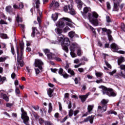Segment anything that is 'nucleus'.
<instances>
[{
	"label": "nucleus",
	"mask_w": 125,
	"mask_h": 125,
	"mask_svg": "<svg viewBox=\"0 0 125 125\" xmlns=\"http://www.w3.org/2000/svg\"><path fill=\"white\" fill-rule=\"evenodd\" d=\"M55 32L59 35L60 37L58 38V41L59 42H61V46L62 47L66 53H68L69 52V48H68V46L70 45V40H69L68 38H63V35L62 34V29L57 27L55 29Z\"/></svg>",
	"instance_id": "obj_1"
},
{
	"label": "nucleus",
	"mask_w": 125,
	"mask_h": 125,
	"mask_svg": "<svg viewBox=\"0 0 125 125\" xmlns=\"http://www.w3.org/2000/svg\"><path fill=\"white\" fill-rule=\"evenodd\" d=\"M20 46L21 48L20 54H19V49L17 46V62L19 65H20L21 67H23L24 66V62L22 59H23V53L24 52V42H21L20 43Z\"/></svg>",
	"instance_id": "obj_2"
},
{
	"label": "nucleus",
	"mask_w": 125,
	"mask_h": 125,
	"mask_svg": "<svg viewBox=\"0 0 125 125\" xmlns=\"http://www.w3.org/2000/svg\"><path fill=\"white\" fill-rule=\"evenodd\" d=\"M109 100L103 99L101 102V105L98 107L97 115L99 117H102V113L106 112L107 110V104H108Z\"/></svg>",
	"instance_id": "obj_3"
},
{
	"label": "nucleus",
	"mask_w": 125,
	"mask_h": 125,
	"mask_svg": "<svg viewBox=\"0 0 125 125\" xmlns=\"http://www.w3.org/2000/svg\"><path fill=\"white\" fill-rule=\"evenodd\" d=\"M100 88H102V92L103 93V95H108L109 97H115L117 96V93L114 91L112 88H107L104 86L102 85L100 87Z\"/></svg>",
	"instance_id": "obj_4"
},
{
	"label": "nucleus",
	"mask_w": 125,
	"mask_h": 125,
	"mask_svg": "<svg viewBox=\"0 0 125 125\" xmlns=\"http://www.w3.org/2000/svg\"><path fill=\"white\" fill-rule=\"evenodd\" d=\"M88 16L89 17V21L91 24H93L94 26H97L98 25V20H97V18H98L99 16L97 13L93 12L92 15L90 13H88Z\"/></svg>",
	"instance_id": "obj_5"
},
{
	"label": "nucleus",
	"mask_w": 125,
	"mask_h": 125,
	"mask_svg": "<svg viewBox=\"0 0 125 125\" xmlns=\"http://www.w3.org/2000/svg\"><path fill=\"white\" fill-rule=\"evenodd\" d=\"M63 10L65 12L70 13L71 15H75L76 14V11H75V10L70 5L65 6L63 7Z\"/></svg>",
	"instance_id": "obj_6"
},
{
	"label": "nucleus",
	"mask_w": 125,
	"mask_h": 125,
	"mask_svg": "<svg viewBox=\"0 0 125 125\" xmlns=\"http://www.w3.org/2000/svg\"><path fill=\"white\" fill-rule=\"evenodd\" d=\"M0 97L4 99L6 102L9 101V98H8L7 95L5 94V91L4 90H0Z\"/></svg>",
	"instance_id": "obj_7"
},
{
	"label": "nucleus",
	"mask_w": 125,
	"mask_h": 125,
	"mask_svg": "<svg viewBox=\"0 0 125 125\" xmlns=\"http://www.w3.org/2000/svg\"><path fill=\"white\" fill-rule=\"evenodd\" d=\"M35 67H38L40 70L42 69V65H43V62L41 60L36 59L35 61Z\"/></svg>",
	"instance_id": "obj_8"
},
{
	"label": "nucleus",
	"mask_w": 125,
	"mask_h": 125,
	"mask_svg": "<svg viewBox=\"0 0 125 125\" xmlns=\"http://www.w3.org/2000/svg\"><path fill=\"white\" fill-rule=\"evenodd\" d=\"M99 30L100 31V30H102V34H103V35H109V34H112V31H111L110 30V29H107L106 28H102V27H100L99 28Z\"/></svg>",
	"instance_id": "obj_9"
},
{
	"label": "nucleus",
	"mask_w": 125,
	"mask_h": 125,
	"mask_svg": "<svg viewBox=\"0 0 125 125\" xmlns=\"http://www.w3.org/2000/svg\"><path fill=\"white\" fill-rule=\"evenodd\" d=\"M93 120H94V115H91L84 119L83 123H87V122H89L90 124H93Z\"/></svg>",
	"instance_id": "obj_10"
},
{
	"label": "nucleus",
	"mask_w": 125,
	"mask_h": 125,
	"mask_svg": "<svg viewBox=\"0 0 125 125\" xmlns=\"http://www.w3.org/2000/svg\"><path fill=\"white\" fill-rule=\"evenodd\" d=\"M59 7V3L58 2H55V1H52L50 4V8H53V9H56Z\"/></svg>",
	"instance_id": "obj_11"
},
{
	"label": "nucleus",
	"mask_w": 125,
	"mask_h": 125,
	"mask_svg": "<svg viewBox=\"0 0 125 125\" xmlns=\"http://www.w3.org/2000/svg\"><path fill=\"white\" fill-rule=\"evenodd\" d=\"M110 47L113 52H117V51H118V50L119 49V46L115 43H112L110 45Z\"/></svg>",
	"instance_id": "obj_12"
},
{
	"label": "nucleus",
	"mask_w": 125,
	"mask_h": 125,
	"mask_svg": "<svg viewBox=\"0 0 125 125\" xmlns=\"http://www.w3.org/2000/svg\"><path fill=\"white\" fill-rule=\"evenodd\" d=\"M22 119L23 120V123L25 125H30L29 123H28V122H29V117L26 115V113H24L23 115H22Z\"/></svg>",
	"instance_id": "obj_13"
},
{
	"label": "nucleus",
	"mask_w": 125,
	"mask_h": 125,
	"mask_svg": "<svg viewBox=\"0 0 125 125\" xmlns=\"http://www.w3.org/2000/svg\"><path fill=\"white\" fill-rule=\"evenodd\" d=\"M89 95H90V92L87 93L86 95L80 96L79 98L81 99L82 102H84V101L86 100V98H87Z\"/></svg>",
	"instance_id": "obj_14"
},
{
	"label": "nucleus",
	"mask_w": 125,
	"mask_h": 125,
	"mask_svg": "<svg viewBox=\"0 0 125 125\" xmlns=\"http://www.w3.org/2000/svg\"><path fill=\"white\" fill-rule=\"evenodd\" d=\"M76 2L78 4L77 6L79 10H81L82 8H83V1L81 0H76Z\"/></svg>",
	"instance_id": "obj_15"
},
{
	"label": "nucleus",
	"mask_w": 125,
	"mask_h": 125,
	"mask_svg": "<svg viewBox=\"0 0 125 125\" xmlns=\"http://www.w3.org/2000/svg\"><path fill=\"white\" fill-rule=\"evenodd\" d=\"M56 26H59L60 28H63L65 27V22L62 21H60L58 22Z\"/></svg>",
	"instance_id": "obj_16"
},
{
	"label": "nucleus",
	"mask_w": 125,
	"mask_h": 125,
	"mask_svg": "<svg viewBox=\"0 0 125 125\" xmlns=\"http://www.w3.org/2000/svg\"><path fill=\"white\" fill-rule=\"evenodd\" d=\"M6 11L7 12H8V13H9L10 14H12L13 9H12L11 6H7L6 7Z\"/></svg>",
	"instance_id": "obj_17"
},
{
	"label": "nucleus",
	"mask_w": 125,
	"mask_h": 125,
	"mask_svg": "<svg viewBox=\"0 0 125 125\" xmlns=\"http://www.w3.org/2000/svg\"><path fill=\"white\" fill-rule=\"evenodd\" d=\"M68 36L69 38H71V39L72 38H74V37H76V38H79V36H78V35L76 34L75 35V32L71 31L69 32Z\"/></svg>",
	"instance_id": "obj_18"
},
{
	"label": "nucleus",
	"mask_w": 125,
	"mask_h": 125,
	"mask_svg": "<svg viewBox=\"0 0 125 125\" xmlns=\"http://www.w3.org/2000/svg\"><path fill=\"white\" fill-rule=\"evenodd\" d=\"M70 50H72V51H75V48H76L77 45L75 44V43H70Z\"/></svg>",
	"instance_id": "obj_19"
},
{
	"label": "nucleus",
	"mask_w": 125,
	"mask_h": 125,
	"mask_svg": "<svg viewBox=\"0 0 125 125\" xmlns=\"http://www.w3.org/2000/svg\"><path fill=\"white\" fill-rule=\"evenodd\" d=\"M123 62H125V58L123 57H120L118 60V64L121 65Z\"/></svg>",
	"instance_id": "obj_20"
},
{
	"label": "nucleus",
	"mask_w": 125,
	"mask_h": 125,
	"mask_svg": "<svg viewBox=\"0 0 125 125\" xmlns=\"http://www.w3.org/2000/svg\"><path fill=\"white\" fill-rule=\"evenodd\" d=\"M52 93H53V89L51 88H49L47 90V94L48 96H49V97H52L53 96Z\"/></svg>",
	"instance_id": "obj_21"
},
{
	"label": "nucleus",
	"mask_w": 125,
	"mask_h": 125,
	"mask_svg": "<svg viewBox=\"0 0 125 125\" xmlns=\"http://www.w3.org/2000/svg\"><path fill=\"white\" fill-rule=\"evenodd\" d=\"M52 19H53V21H56L57 19L58 18V14L55 13L53 14L51 16Z\"/></svg>",
	"instance_id": "obj_22"
},
{
	"label": "nucleus",
	"mask_w": 125,
	"mask_h": 125,
	"mask_svg": "<svg viewBox=\"0 0 125 125\" xmlns=\"http://www.w3.org/2000/svg\"><path fill=\"white\" fill-rule=\"evenodd\" d=\"M118 4L115 2H114V7L113 8V11H119V8H118Z\"/></svg>",
	"instance_id": "obj_23"
},
{
	"label": "nucleus",
	"mask_w": 125,
	"mask_h": 125,
	"mask_svg": "<svg viewBox=\"0 0 125 125\" xmlns=\"http://www.w3.org/2000/svg\"><path fill=\"white\" fill-rule=\"evenodd\" d=\"M94 107V105H88L87 110L88 112L91 114V111H92V109H93V107Z\"/></svg>",
	"instance_id": "obj_24"
},
{
	"label": "nucleus",
	"mask_w": 125,
	"mask_h": 125,
	"mask_svg": "<svg viewBox=\"0 0 125 125\" xmlns=\"http://www.w3.org/2000/svg\"><path fill=\"white\" fill-rule=\"evenodd\" d=\"M35 31H37V28L36 27H32V33L31 34V37H32V38H34L35 37V35L36 34V32Z\"/></svg>",
	"instance_id": "obj_25"
},
{
	"label": "nucleus",
	"mask_w": 125,
	"mask_h": 125,
	"mask_svg": "<svg viewBox=\"0 0 125 125\" xmlns=\"http://www.w3.org/2000/svg\"><path fill=\"white\" fill-rule=\"evenodd\" d=\"M15 91L16 95L19 96V94H20V90L19 89V88L16 87Z\"/></svg>",
	"instance_id": "obj_26"
},
{
	"label": "nucleus",
	"mask_w": 125,
	"mask_h": 125,
	"mask_svg": "<svg viewBox=\"0 0 125 125\" xmlns=\"http://www.w3.org/2000/svg\"><path fill=\"white\" fill-rule=\"evenodd\" d=\"M83 13H87L88 11H90V8H88L87 7H84L83 8Z\"/></svg>",
	"instance_id": "obj_27"
},
{
	"label": "nucleus",
	"mask_w": 125,
	"mask_h": 125,
	"mask_svg": "<svg viewBox=\"0 0 125 125\" xmlns=\"http://www.w3.org/2000/svg\"><path fill=\"white\" fill-rule=\"evenodd\" d=\"M0 37L1 39H7V35L4 34V33H1L0 35Z\"/></svg>",
	"instance_id": "obj_28"
},
{
	"label": "nucleus",
	"mask_w": 125,
	"mask_h": 125,
	"mask_svg": "<svg viewBox=\"0 0 125 125\" xmlns=\"http://www.w3.org/2000/svg\"><path fill=\"white\" fill-rule=\"evenodd\" d=\"M53 55L54 54L52 53H50L47 54V57L49 59H53Z\"/></svg>",
	"instance_id": "obj_29"
},
{
	"label": "nucleus",
	"mask_w": 125,
	"mask_h": 125,
	"mask_svg": "<svg viewBox=\"0 0 125 125\" xmlns=\"http://www.w3.org/2000/svg\"><path fill=\"white\" fill-rule=\"evenodd\" d=\"M5 80H6V78H5V77L1 78V76H0V83H3Z\"/></svg>",
	"instance_id": "obj_30"
},
{
	"label": "nucleus",
	"mask_w": 125,
	"mask_h": 125,
	"mask_svg": "<svg viewBox=\"0 0 125 125\" xmlns=\"http://www.w3.org/2000/svg\"><path fill=\"white\" fill-rule=\"evenodd\" d=\"M7 59V57H0V62H4Z\"/></svg>",
	"instance_id": "obj_31"
},
{
	"label": "nucleus",
	"mask_w": 125,
	"mask_h": 125,
	"mask_svg": "<svg viewBox=\"0 0 125 125\" xmlns=\"http://www.w3.org/2000/svg\"><path fill=\"white\" fill-rule=\"evenodd\" d=\"M16 20L18 23H19V22H22V18L19 17V15H17Z\"/></svg>",
	"instance_id": "obj_32"
},
{
	"label": "nucleus",
	"mask_w": 125,
	"mask_h": 125,
	"mask_svg": "<svg viewBox=\"0 0 125 125\" xmlns=\"http://www.w3.org/2000/svg\"><path fill=\"white\" fill-rule=\"evenodd\" d=\"M35 3H36V7L37 8H39L40 7V4H41L40 0H37Z\"/></svg>",
	"instance_id": "obj_33"
},
{
	"label": "nucleus",
	"mask_w": 125,
	"mask_h": 125,
	"mask_svg": "<svg viewBox=\"0 0 125 125\" xmlns=\"http://www.w3.org/2000/svg\"><path fill=\"white\" fill-rule=\"evenodd\" d=\"M106 66H107V68L109 69H112V66H111V64L108 62L105 61H104Z\"/></svg>",
	"instance_id": "obj_34"
},
{
	"label": "nucleus",
	"mask_w": 125,
	"mask_h": 125,
	"mask_svg": "<svg viewBox=\"0 0 125 125\" xmlns=\"http://www.w3.org/2000/svg\"><path fill=\"white\" fill-rule=\"evenodd\" d=\"M70 55H71L72 57H76L77 55L75 53V51L70 50Z\"/></svg>",
	"instance_id": "obj_35"
},
{
	"label": "nucleus",
	"mask_w": 125,
	"mask_h": 125,
	"mask_svg": "<svg viewBox=\"0 0 125 125\" xmlns=\"http://www.w3.org/2000/svg\"><path fill=\"white\" fill-rule=\"evenodd\" d=\"M68 73H69V74H70L71 76H74V75H75V72H74V71L72 70V69L70 68L68 69Z\"/></svg>",
	"instance_id": "obj_36"
},
{
	"label": "nucleus",
	"mask_w": 125,
	"mask_h": 125,
	"mask_svg": "<svg viewBox=\"0 0 125 125\" xmlns=\"http://www.w3.org/2000/svg\"><path fill=\"white\" fill-rule=\"evenodd\" d=\"M39 124L42 125H43V124H44L45 121H44V120H43L42 118H40L39 120Z\"/></svg>",
	"instance_id": "obj_37"
},
{
	"label": "nucleus",
	"mask_w": 125,
	"mask_h": 125,
	"mask_svg": "<svg viewBox=\"0 0 125 125\" xmlns=\"http://www.w3.org/2000/svg\"><path fill=\"white\" fill-rule=\"evenodd\" d=\"M43 52H44L46 55H47V54H49V53H50V50H49V49H44Z\"/></svg>",
	"instance_id": "obj_38"
},
{
	"label": "nucleus",
	"mask_w": 125,
	"mask_h": 125,
	"mask_svg": "<svg viewBox=\"0 0 125 125\" xmlns=\"http://www.w3.org/2000/svg\"><path fill=\"white\" fill-rule=\"evenodd\" d=\"M106 21L107 23H111V22H112L111 18L108 16L106 17Z\"/></svg>",
	"instance_id": "obj_39"
},
{
	"label": "nucleus",
	"mask_w": 125,
	"mask_h": 125,
	"mask_svg": "<svg viewBox=\"0 0 125 125\" xmlns=\"http://www.w3.org/2000/svg\"><path fill=\"white\" fill-rule=\"evenodd\" d=\"M0 25H7V22H6L3 20H1L0 21Z\"/></svg>",
	"instance_id": "obj_40"
},
{
	"label": "nucleus",
	"mask_w": 125,
	"mask_h": 125,
	"mask_svg": "<svg viewBox=\"0 0 125 125\" xmlns=\"http://www.w3.org/2000/svg\"><path fill=\"white\" fill-rule=\"evenodd\" d=\"M119 76L120 77H122V78H124L125 79V74L123 73V71H121L120 72L118 73Z\"/></svg>",
	"instance_id": "obj_41"
},
{
	"label": "nucleus",
	"mask_w": 125,
	"mask_h": 125,
	"mask_svg": "<svg viewBox=\"0 0 125 125\" xmlns=\"http://www.w3.org/2000/svg\"><path fill=\"white\" fill-rule=\"evenodd\" d=\"M73 114H74V111H73V109H70L68 112L69 117H72V116H73Z\"/></svg>",
	"instance_id": "obj_42"
},
{
	"label": "nucleus",
	"mask_w": 125,
	"mask_h": 125,
	"mask_svg": "<svg viewBox=\"0 0 125 125\" xmlns=\"http://www.w3.org/2000/svg\"><path fill=\"white\" fill-rule=\"evenodd\" d=\"M52 111V105L51 103H49V110L48 113H50Z\"/></svg>",
	"instance_id": "obj_43"
},
{
	"label": "nucleus",
	"mask_w": 125,
	"mask_h": 125,
	"mask_svg": "<svg viewBox=\"0 0 125 125\" xmlns=\"http://www.w3.org/2000/svg\"><path fill=\"white\" fill-rule=\"evenodd\" d=\"M45 125H53V124L50 122L48 121H45L44 122Z\"/></svg>",
	"instance_id": "obj_44"
},
{
	"label": "nucleus",
	"mask_w": 125,
	"mask_h": 125,
	"mask_svg": "<svg viewBox=\"0 0 125 125\" xmlns=\"http://www.w3.org/2000/svg\"><path fill=\"white\" fill-rule=\"evenodd\" d=\"M68 31H70V28L68 26H66L63 29L64 33H67Z\"/></svg>",
	"instance_id": "obj_45"
},
{
	"label": "nucleus",
	"mask_w": 125,
	"mask_h": 125,
	"mask_svg": "<svg viewBox=\"0 0 125 125\" xmlns=\"http://www.w3.org/2000/svg\"><path fill=\"white\" fill-rule=\"evenodd\" d=\"M77 54H78V56H81V55L82 54V50L81 49V48L78 49Z\"/></svg>",
	"instance_id": "obj_46"
},
{
	"label": "nucleus",
	"mask_w": 125,
	"mask_h": 125,
	"mask_svg": "<svg viewBox=\"0 0 125 125\" xmlns=\"http://www.w3.org/2000/svg\"><path fill=\"white\" fill-rule=\"evenodd\" d=\"M62 20L67 21V22H72V21L71 20V19L67 18H63Z\"/></svg>",
	"instance_id": "obj_47"
},
{
	"label": "nucleus",
	"mask_w": 125,
	"mask_h": 125,
	"mask_svg": "<svg viewBox=\"0 0 125 125\" xmlns=\"http://www.w3.org/2000/svg\"><path fill=\"white\" fill-rule=\"evenodd\" d=\"M11 51L13 55H14V54H15V51H14V47H13V46H12L11 47Z\"/></svg>",
	"instance_id": "obj_48"
},
{
	"label": "nucleus",
	"mask_w": 125,
	"mask_h": 125,
	"mask_svg": "<svg viewBox=\"0 0 125 125\" xmlns=\"http://www.w3.org/2000/svg\"><path fill=\"white\" fill-rule=\"evenodd\" d=\"M117 70H114L113 71L110 72L108 73V74L110 75V76H113L114 75V74H115V73H116Z\"/></svg>",
	"instance_id": "obj_49"
},
{
	"label": "nucleus",
	"mask_w": 125,
	"mask_h": 125,
	"mask_svg": "<svg viewBox=\"0 0 125 125\" xmlns=\"http://www.w3.org/2000/svg\"><path fill=\"white\" fill-rule=\"evenodd\" d=\"M121 29H122V30H123V31L125 32V25L124 23H121Z\"/></svg>",
	"instance_id": "obj_50"
},
{
	"label": "nucleus",
	"mask_w": 125,
	"mask_h": 125,
	"mask_svg": "<svg viewBox=\"0 0 125 125\" xmlns=\"http://www.w3.org/2000/svg\"><path fill=\"white\" fill-rule=\"evenodd\" d=\"M55 60H56V61H58V62H62V60H61V58L59 57L55 58Z\"/></svg>",
	"instance_id": "obj_51"
},
{
	"label": "nucleus",
	"mask_w": 125,
	"mask_h": 125,
	"mask_svg": "<svg viewBox=\"0 0 125 125\" xmlns=\"http://www.w3.org/2000/svg\"><path fill=\"white\" fill-rule=\"evenodd\" d=\"M21 112H22V114H21V119H22V116H24V114H26V117H28V116L27 115V113L25 112V111H24V109H23V108H21Z\"/></svg>",
	"instance_id": "obj_52"
},
{
	"label": "nucleus",
	"mask_w": 125,
	"mask_h": 125,
	"mask_svg": "<svg viewBox=\"0 0 125 125\" xmlns=\"http://www.w3.org/2000/svg\"><path fill=\"white\" fill-rule=\"evenodd\" d=\"M79 113H80V110H75L73 112V115L74 116H77V115H78Z\"/></svg>",
	"instance_id": "obj_53"
},
{
	"label": "nucleus",
	"mask_w": 125,
	"mask_h": 125,
	"mask_svg": "<svg viewBox=\"0 0 125 125\" xmlns=\"http://www.w3.org/2000/svg\"><path fill=\"white\" fill-rule=\"evenodd\" d=\"M106 6H107V9H111V5H110V3L109 2H106Z\"/></svg>",
	"instance_id": "obj_54"
},
{
	"label": "nucleus",
	"mask_w": 125,
	"mask_h": 125,
	"mask_svg": "<svg viewBox=\"0 0 125 125\" xmlns=\"http://www.w3.org/2000/svg\"><path fill=\"white\" fill-rule=\"evenodd\" d=\"M59 74L61 75V76L63 74V69L62 68H60L59 70Z\"/></svg>",
	"instance_id": "obj_55"
},
{
	"label": "nucleus",
	"mask_w": 125,
	"mask_h": 125,
	"mask_svg": "<svg viewBox=\"0 0 125 125\" xmlns=\"http://www.w3.org/2000/svg\"><path fill=\"white\" fill-rule=\"evenodd\" d=\"M78 70L80 73H83L84 72V69L83 68H79Z\"/></svg>",
	"instance_id": "obj_56"
},
{
	"label": "nucleus",
	"mask_w": 125,
	"mask_h": 125,
	"mask_svg": "<svg viewBox=\"0 0 125 125\" xmlns=\"http://www.w3.org/2000/svg\"><path fill=\"white\" fill-rule=\"evenodd\" d=\"M35 72L37 75H39L40 73L41 72V71H40V69L39 68H35Z\"/></svg>",
	"instance_id": "obj_57"
},
{
	"label": "nucleus",
	"mask_w": 125,
	"mask_h": 125,
	"mask_svg": "<svg viewBox=\"0 0 125 125\" xmlns=\"http://www.w3.org/2000/svg\"><path fill=\"white\" fill-rule=\"evenodd\" d=\"M107 36L109 41H112V40H113V37H112V35H111V34H108Z\"/></svg>",
	"instance_id": "obj_58"
},
{
	"label": "nucleus",
	"mask_w": 125,
	"mask_h": 125,
	"mask_svg": "<svg viewBox=\"0 0 125 125\" xmlns=\"http://www.w3.org/2000/svg\"><path fill=\"white\" fill-rule=\"evenodd\" d=\"M23 7H24V5L23 4V3H20L19 4V9L20 8V9H21L23 8Z\"/></svg>",
	"instance_id": "obj_59"
},
{
	"label": "nucleus",
	"mask_w": 125,
	"mask_h": 125,
	"mask_svg": "<svg viewBox=\"0 0 125 125\" xmlns=\"http://www.w3.org/2000/svg\"><path fill=\"white\" fill-rule=\"evenodd\" d=\"M96 76L97 77H101L102 76V73L97 72V73H96Z\"/></svg>",
	"instance_id": "obj_60"
},
{
	"label": "nucleus",
	"mask_w": 125,
	"mask_h": 125,
	"mask_svg": "<svg viewBox=\"0 0 125 125\" xmlns=\"http://www.w3.org/2000/svg\"><path fill=\"white\" fill-rule=\"evenodd\" d=\"M58 70V69H57L56 68H55V69L51 68V71L53 73H56V72H57Z\"/></svg>",
	"instance_id": "obj_61"
},
{
	"label": "nucleus",
	"mask_w": 125,
	"mask_h": 125,
	"mask_svg": "<svg viewBox=\"0 0 125 125\" xmlns=\"http://www.w3.org/2000/svg\"><path fill=\"white\" fill-rule=\"evenodd\" d=\"M118 53H120V54H125V51L123 50H119L118 52Z\"/></svg>",
	"instance_id": "obj_62"
},
{
	"label": "nucleus",
	"mask_w": 125,
	"mask_h": 125,
	"mask_svg": "<svg viewBox=\"0 0 125 125\" xmlns=\"http://www.w3.org/2000/svg\"><path fill=\"white\" fill-rule=\"evenodd\" d=\"M11 77L12 78V79H15V77H16V74H15V73H13L11 75Z\"/></svg>",
	"instance_id": "obj_63"
},
{
	"label": "nucleus",
	"mask_w": 125,
	"mask_h": 125,
	"mask_svg": "<svg viewBox=\"0 0 125 125\" xmlns=\"http://www.w3.org/2000/svg\"><path fill=\"white\" fill-rule=\"evenodd\" d=\"M69 96H70V95L68 93L64 94V98H69Z\"/></svg>",
	"instance_id": "obj_64"
}]
</instances>
